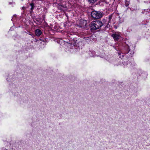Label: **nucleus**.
I'll return each mask as SVG.
<instances>
[{
    "mask_svg": "<svg viewBox=\"0 0 150 150\" xmlns=\"http://www.w3.org/2000/svg\"><path fill=\"white\" fill-rule=\"evenodd\" d=\"M103 25V23L100 21H96L92 22L91 25V30H95L98 29Z\"/></svg>",
    "mask_w": 150,
    "mask_h": 150,
    "instance_id": "nucleus-1",
    "label": "nucleus"
},
{
    "mask_svg": "<svg viewBox=\"0 0 150 150\" xmlns=\"http://www.w3.org/2000/svg\"><path fill=\"white\" fill-rule=\"evenodd\" d=\"M91 16L93 18L99 19L102 16V13L100 12L93 11L91 13Z\"/></svg>",
    "mask_w": 150,
    "mask_h": 150,
    "instance_id": "nucleus-2",
    "label": "nucleus"
},
{
    "mask_svg": "<svg viewBox=\"0 0 150 150\" xmlns=\"http://www.w3.org/2000/svg\"><path fill=\"white\" fill-rule=\"evenodd\" d=\"M111 36L113 38L115 41H117L120 39L121 38V33L120 32H117L112 34Z\"/></svg>",
    "mask_w": 150,
    "mask_h": 150,
    "instance_id": "nucleus-3",
    "label": "nucleus"
},
{
    "mask_svg": "<svg viewBox=\"0 0 150 150\" xmlns=\"http://www.w3.org/2000/svg\"><path fill=\"white\" fill-rule=\"evenodd\" d=\"M42 33L41 31L39 29H37L35 31V34L36 36H40Z\"/></svg>",
    "mask_w": 150,
    "mask_h": 150,
    "instance_id": "nucleus-4",
    "label": "nucleus"
},
{
    "mask_svg": "<svg viewBox=\"0 0 150 150\" xmlns=\"http://www.w3.org/2000/svg\"><path fill=\"white\" fill-rule=\"evenodd\" d=\"M97 0H88V2L89 3L93 4L96 2Z\"/></svg>",
    "mask_w": 150,
    "mask_h": 150,
    "instance_id": "nucleus-5",
    "label": "nucleus"
},
{
    "mask_svg": "<svg viewBox=\"0 0 150 150\" xmlns=\"http://www.w3.org/2000/svg\"><path fill=\"white\" fill-rule=\"evenodd\" d=\"M30 6L31 7L30 9L31 11H32L34 7V4L33 3H32L30 4Z\"/></svg>",
    "mask_w": 150,
    "mask_h": 150,
    "instance_id": "nucleus-6",
    "label": "nucleus"
},
{
    "mask_svg": "<svg viewBox=\"0 0 150 150\" xmlns=\"http://www.w3.org/2000/svg\"><path fill=\"white\" fill-rule=\"evenodd\" d=\"M62 7L63 8H65L66 7V6L65 5H64L63 6H62Z\"/></svg>",
    "mask_w": 150,
    "mask_h": 150,
    "instance_id": "nucleus-7",
    "label": "nucleus"
},
{
    "mask_svg": "<svg viewBox=\"0 0 150 150\" xmlns=\"http://www.w3.org/2000/svg\"><path fill=\"white\" fill-rule=\"evenodd\" d=\"M111 18H112L111 16H110L109 17V19H111Z\"/></svg>",
    "mask_w": 150,
    "mask_h": 150,
    "instance_id": "nucleus-8",
    "label": "nucleus"
},
{
    "mask_svg": "<svg viewBox=\"0 0 150 150\" xmlns=\"http://www.w3.org/2000/svg\"><path fill=\"white\" fill-rule=\"evenodd\" d=\"M25 8V7H23V8H23V9H24Z\"/></svg>",
    "mask_w": 150,
    "mask_h": 150,
    "instance_id": "nucleus-9",
    "label": "nucleus"
}]
</instances>
